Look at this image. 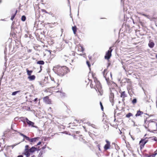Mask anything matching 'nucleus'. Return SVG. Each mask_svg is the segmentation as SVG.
<instances>
[{"label":"nucleus","instance_id":"f257e3e1","mask_svg":"<svg viewBox=\"0 0 157 157\" xmlns=\"http://www.w3.org/2000/svg\"><path fill=\"white\" fill-rule=\"evenodd\" d=\"M89 75H91L94 78V82H92L90 84L91 87L94 88L97 91H98L99 93L98 95H102L103 92L101 86L99 81L96 78L94 77L95 75L92 72H91V69H90Z\"/></svg>","mask_w":157,"mask_h":157},{"label":"nucleus","instance_id":"f03ea898","mask_svg":"<svg viewBox=\"0 0 157 157\" xmlns=\"http://www.w3.org/2000/svg\"><path fill=\"white\" fill-rule=\"evenodd\" d=\"M11 35L17 38H20L21 36V26L19 25L11 29Z\"/></svg>","mask_w":157,"mask_h":157},{"label":"nucleus","instance_id":"7ed1b4c3","mask_svg":"<svg viewBox=\"0 0 157 157\" xmlns=\"http://www.w3.org/2000/svg\"><path fill=\"white\" fill-rule=\"evenodd\" d=\"M113 47L114 45L110 47L109 48V50L105 52L104 58L105 59L107 60L108 61L112 56V52L113 49Z\"/></svg>","mask_w":157,"mask_h":157},{"label":"nucleus","instance_id":"20e7f679","mask_svg":"<svg viewBox=\"0 0 157 157\" xmlns=\"http://www.w3.org/2000/svg\"><path fill=\"white\" fill-rule=\"evenodd\" d=\"M103 75L105 78L106 82L108 84H109L110 82H109V77H112V74L110 72H108L107 69H104L103 72Z\"/></svg>","mask_w":157,"mask_h":157},{"label":"nucleus","instance_id":"39448f33","mask_svg":"<svg viewBox=\"0 0 157 157\" xmlns=\"http://www.w3.org/2000/svg\"><path fill=\"white\" fill-rule=\"evenodd\" d=\"M53 71L58 75L63 76L66 73L69 71V69H67L66 72H65L64 69H53Z\"/></svg>","mask_w":157,"mask_h":157},{"label":"nucleus","instance_id":"423d86ee","mask_svg":"<svg viewBox=\"0 0 157 157\" xmlns=\"http://www.w3.org/2000/svg\"><path fill=\"white\" fill-rule=\"evenodd\" d=\"M39 150V149L38 148L35 147H33L29 149L28 151H26L25 152V154L27 157H28L30 155V154L31 153H32L35 151Z\"/></svg>","mask_w":157,"mask_h":157},{"label":"nucleus","instance_id":"0eeeda50","mask_svg":"<svg viewBox=\"0 0 157 157\" xmlns=\"http://www.w3.org/2000/svg\"><path fill=\"white\" fill-rule=\"evenodd\" d=\"M129 25H126L123 23L122 24L121 27L120 29V32L122 31L124 32L129 33L130 31V29H129Z\"/></svg>","mask_w":157,"mask_h":157},{"label":"nucleus","instance_id":"6e6552de","mask_svg":"<svg viewBox=\"0 0 157 157\" xmlns=\"http://www.w3.org/2000/svg\"><path fill=\"white\" fill-rule=\"evenodd\" d=\"M10 12L11 13H12L10 20L12 21H13L17 14V10H15V9H14L11 10L10 11Z\"/></svg>","mask_w":157,"mask_h":157},{"label":"nucleus","instance_id":"1a4fd4ad","mask_svg":"<svg viewBox=\"0 0 157 157\" xmlns=\"http://www.w3.org/2000/svg\"><path fill=\"white\" fill-rule=\"evenodd\" d=\"M127 82L128 83L127 86V89L128 92H129L130 91H131L132 90L133 88L132 86V83L130 81V80L128 79L127 80Z\"/></svg>","mask_w":157,"mask_h":157},{"label":"nucleus","instance_id":"9d476101","mask_svg":"<svg viewBox=\"0 0 157 157\" xmlns=\"http://www.w3.org/2000/svg\"><path fill=\"white\" fill-rule=\"evenodd\" d=\"M105 141L106 143V144L105 145L104 147V149L105 150H107L108 149L110 148V143L107 140H106Z\"/></svg>","mask_w":157,"mask_h":157},{"label":"nucleus","instance_id":"9b49d317","mask_svg":"<svg viewBox=\"0 0 157 157\" xmlns=\"http://www.w3.org/2000/svg\"><path fill=\"white\" fill-rule=\"evenodd\" d=\"M25 120L26 121L27 123L28 124L29 126H31L32 127H35V126L34 125V123L33 122L29 120L27 118H25Z\"/></svg>","mask_w":157,"mask_h":157},{"label":"nucleus","instance_id":"f8f14e48","mask_svg":"<svg viewBox=\"0 0 157 157\" xmlns=\"http://www.w3.org/2000/svg\"><path fill=\"white\" fill-rule=\"evenodd\" d=\"M44 101L46 104H51V100L50 99L48 96H46L43 98Z\"/></svg>","mask_w":157,"mask_h":157},{"label":"nucleus","instance_id":"ddd939ff","mask_svg":"<svg viewBox=\"0 0 157 157\" xmlns=\"http://www.w3.org/2000/svg\"><path fill=\"white\" fill-rule=\"evenodd\" d=\"M148 46L150 48H153L155 46V43L152 40H150L148 44Z\"/></svg>","mask_w":157,"mask_h":157},{"label":"nucleus","instance_id":"4468645a","mask_svg":"<svg viewBox=\"0 0 157 157\" xmlns=\"http://www.w3.org/2000/svg\"><path fill=\"white\" fill-rule=\"evenodd\" d=\"M114 98V94L113 93H111L109 96V100L112 103V105H113V100Z\"/></svg>","mask_w":157,"mask_h":157},{"label":"nucleus","instance_id":"2eb2a0df","mask_svg":"<svg viewBox=\"0 0 157 157\" xmlns=\"http://www.w3.org/2000/svg\"><path fill=\"white\" fill-rule=\"evenodd\" d=\"M147 143V141L144 140H141L140 142V146L144 147L145 144Z\"/></svg>","mask_w":157,"mask_h":157},{"label":"nucleus","instance_id":"dca6fc26","mask_svg":"<svg viewBox=\"0 0 157 157\" xmlns=\"http://www.w3.org/2000/svg\"><path fill=\"white\" fill-rule=\"evenodd\" d=\"M138 14L143 16L146 17L147 18H149V15L145 14L143 13L140 12H137Z\"/></svg>","mask_w":157,"mask_h":157},{"label":"nucleus","instance_id":"f3484780","mask_svg":"<svg viewBox=\"0 0 157 157\" xmlns=\"http://www.w3.org/2000/svg\"><path fill=\"white\" fill-rule=\"evenodd\" d=\"M127 97V94H126L125 91H123L121 93V97L124 98Z\"/></svg>","mask_w":157,"mask_h":157},{"label":"nucleus","instance_id":"a211bd4d","mask_svg":"<svg viewBox=\"0 0 157 157\" xmlns=\"http://www.w3.org/2000/svg\"><path fill=\"white\" fill-rule=\"evenodd\" d=\"M60 67L61 68H63L64 67H65V69H69L68 67H67L66 66H60L59 65H57L56 66H54L53 69H54V68H56L57 69V68H59V67Z\"/></svg>","mask_w":157,"mask_h":157},{"label":"nucleus","instance_id":"6ab92c4d","mask_svg":"<svg viewBox=\"0 0 157 157\" xmlns=\"http://www.w3.org/2000/svg\"><path fill=\"white\" fill-rule=\"evenodd\" d=\"M72 29L73 31L74 34H75L76 32L77 31V28L76 26L75 25L74 26H72Z\"/></svg>","mask_w":157,"mask_h":157},{"label":"nucleus","instance_id":"aec40b11","mask_svg":"<svg viewBox=\"0 0 157 157\" xmlns=\"http://www.w3.org/2000/svg\"><path fill=\"white\" fill-rule=\"evenodd\" d=\"M28 78L30 81H32L33 80H34L35 78V76L34 75H29V76L28 77Z\"/></svg>","mask_w":157,"mask_h":157},{"label":"nucleus","instance_id":"412c9836","mask_svg":"<svg viewBox=\"0 0 157 157\" xmlns=\"http://www.w3.org/2000/svg\"><path fill=\"white\" fill-rule=\"evenodd\" d=\"M39 139V137H35L30 139V142L34 143L38 140Z\"/></svg>","mask_w":157,"mask_h":157},{"label":"nucleus","instance_id":"4be33fe9","mask_svg":"<svg viewBox=\"0 0 157 157\" xmlns=\"http://www.w3.org/2000/svg\"><path fill=\"white\" fill-rule=\"evenodd\" d=\"M36 63L40 65H43L44 64V62L43 60H38L37 61Z\"/></svg>","mask_w":157,"mask_h":157},{"label":"nucleus","instance_id":"5701e85b","mask_svg":"<svg viewBox=\"0 0 157 157\" xmlns=\"http://www.w3.org/2000/svg\"><path fill=\"white\" fill-rule=\"evenodd\" d=\"M56 92L59 93L61 97H63L65 96V94L61 91H57Z\"/></svg>","mask_w":157,"mask_h":157},{"label":"nucleus","instance_id":"b1692460","mask_svg":"<svg viewBox=\"0 0 157 157\" xmlns=\"http://www.w3.org/2000/svg\"><path fill=\"white\" fill-rule=\"evenodd\" d=\"M143 113L140 111H137L136 114L135 116L136 117L139 116L141 114H143Z\"/></svg>","mask_w":157,"mask_h":157},{"label":"nucleus","instance_id":"393cba45","mask_svg":"<svg viewBox=\"0 0 157 157\" xmlns=\"http://www.w3.org/2000/svg\"><path fill=\"white\" fill-rule=\"evenodd\" d=\"M26 17L24 15H22L21 18V21H25L26 20Z\"/></svg>","mask_w":157,"mask_h":157},{"label":"nucleus","instance_id":"a878e982","mask_svg":"<svg viewBox=\"0 0 157 157\" xmlns=\"http://www.w3.org/2000/svg\"><path fill=\"white\" fill-rule=\"evenodd\" d=\"M27 74L29 75H31L32 73L33 72V71L32 70L29 71L28 69H27Z\"/></svg>","mask_w":157,"mask_h":157},{"label":"nucleus","instance_id":"bb28decb","mask_svg":"<svg viewBox=\"0 0 157 157\" xmlns=\"http://www.w3.org/2000/svg\"><path fill=\"white\" fill-rule=\"evenodd\" d=\"M15 25V21H13L12 23V25H11V29L15 27H14Z\"/></svg>","mask_w":157,"mask_h":157},{"label":"nucleus","instance_id":"cd10ccee","mask_svg":"<svg viewBox=\"0 0 157 157\" xmlns=\"http://www.w3.org/2000/svg\"><path fill=\"white\" fill-rule=\"evenodd\" d=\"M86 63L87 65L88 66V67H89V69H90V67H91V64L90 63V62L88 61L87 60L86 61Z\"/></svg>","mask_w":157,"mask_h":157},{"label":"nucleus","instance_id":"c85d7f7f","mask_svg":"<svg viewBox=\"0 0 157 157\" xmlns=\"http://www.w3.org/2000/svg\"><path fill=\"white\" fill-rule=\"evenodd\" d=\"M80 47H81V51L82 52H83L84 51H85V48H84L81 45H80Z\"/></svg>","mask_w":157,"mask_h":157},{"label":"nucleus","instance_id":"c756f323","mask_svg":"<svg viewBox=\"0 0 157 157\" xmlns=\"http://www.w3.org/2000/svg\"><path fill=\"white\" fill-rule=\"evenodd\" d=\"M132 115L131 113H129L126 115V117L128 118H129L131 116H132Z\"/></svg>","mask_w":157,"mask_h":157},{"label":"nucleus","instance_id":"7c9ffc66","mask_svg":"<svg viewBox=\"0 0 157 157\" xmlns=\"http://www.w3.org/2000/svg\"><path fill=\"white\" fill-rule=\"evenodd\" d=\"M136 102L137 100L136 98L134 99L132 101V102L133 104H136Z\"/></svg>","mask_w":157,"mask_h":157},{"label":"nucleus","instance_id":"2f4dec72","mask_svg":"<svg viewBox=\"0 0 157 157\" xmlns=\"http://www.w3.org/2000/svg\"><path fill=\"white\" fill-rule=\"evenodd\" d=\"M24 138H25V139L28 141H30V139L27 136H25Z\"/></svg>","mask_w":157,"mask_h":157},{"label":"nucleus","instance_id":"473e14b6","mask_svg":"<svg viewBox=\"0 0 157 157\" xmlns=\"http://www.w3.org/2000/svg\"><path fill=\"white\" fill-rule=\"evenodd\" d=\"M19 92V91H14L12 93V95L13 96L15 95Z\"/></svg>","mask_w":157,"mask_h":157},{"label":"nucleus","instance_id":"72a5a7b5","mask_svg":"<svg viewBox=\"0 0 157 157\" xmlns=\"http://www.w3.org/2000/svg\"><path fill=\"white\" fill-rule=\"evenodd\" d=\"M109 61H108V62H107V69L109 67L111 64L109 62Z\"/></svg>","mask_w":157,"mask_h":157},{"label":"nucleus","instance_id":"f704fd0d","mask_svg":"<svg viewBox=\"0 0 157 157\" xmlns=\"http://www.w3.org/2000/svg\"><path fill=\"white\" fill-rule=\"evenodd\" d=\"M69 6H70V17L72 19V20H73V18H72V16L71 15V6H70V5H69Z\"/></svg>","mask_w":157,"mask_h":157},{"label":"nucleus","instance_id":"c9c22d12","mask_svg":"<svg viewBox=\"0 0 157 157\" xmlns=\"http://www.w3.org/2000/svg\"><path fill=\"white\" fill-rule=\"evenodd\" d=\"M43 154V152L42 151H40L38 157H43L42 156V155Z\"/></svg>","mask_w":157,"mask_h":157},{"label":"nucleus","instance_id":"e433bc0d","mask_svg":"<svg viewBox=\"0 0 157 157\" xmlns=\"http://www.w3.org/2000/svg\"><path fill=\"white\" fill-rule=\"evenodd\" d=\"M41 10L43 12H45L46 13H48V12L45 9H42Z\"/></svg>","mask_w":157,"mask_h":157},{"label":"nucleus","instance_id":"4c0bfd02","mask_svg":"<svg viewBox=\"0 0 157 157\" xmlns=\"http://www.w3.org/2000/svg\"><path fill=\"white\" fill-rule=\"evenodd\" d=\"M152 139L154 140L155 141H157V138L155 137H152Z\"/></svg>","mask_w":157,"mask_h":157},{"label":"nucleus","instance_id":"58836bf2","mask_svg":"<svg viewBox=\"0 0 157 157\" xmlns=\"http://www.w3.org/2000/svg\"><path fill=\"white\" fill-rule=\"evenodd\" d=\"M28 147H29V146L27 145H26L25 146V152L26 151H28L29 150L28 149Z\"/></svg>","mask_w":157,"mask_h":157},{"label":"nucleus","instance_id":"ea45409f","mask_svg":"<svg viewBox=\"0 0 157 157\" xmlns=\"http://www.w3.org/2000/svg\"><path fill=\"white\" fill-rule=\"evenodd\" d=\"M100 106H101V109L103 111V105H102V104L101 102H100Z\"/></svg>","mask_w":157,"mask_h":157},{"label":"nucleus","instance_id":"a19ab883","mask_svg":"<svg viewBox=\"0 0 157 157\" xmlns=\"http://www.w3.org/2000/svg\"><path fill=\"white\" fill-rule=\"evenodd\" d=\"M6 51H7V48H6V47L4 50V54L5 55H6Z\"/></svg>","mask_w":157,"mask_h":157},{"label":"nucleus","instance_id":"79ce46f5","mask_svg":"<svg viewBox=\"0 0 157 157\" xmlns=\"http://www.w3.org/2000/svg\"><path fill=\"white\" fill-rule=\"evenodd\" d=\"M51 24L50 23H44V24L43 25V26L44 27L46 25H49Z\"/></svg>","mask_w":157,"mask_h":157},{"label":"nucleus","instance_id":"37998d69","mask_svg":"<svg viewBox=\"0 0 157 157\" xmlns=\"http://www.w3.org/2000/svg\"><path fill=\"white\" fill-rule=\"evenodd\" d=\"M19 133L20 134V135H21V136H23L24 137H25V135H24L22 133H21L20 132H19Z\"/></svg>","mask_w":157,"mask_h":157},{"label":"nucleus","instance_id":"c03bdc74","mask_svg":"<svg viewBox=\"0 0 157 157\" xmlns=\"http://www.w3.org/2000/svg\"><path fill=\"white\" fill-rule=\"evenodd\" d=\"M90 126H91V127H93V128H95V125L94 124H91L90 125Z\"/></svg>","mask_w":157,"mask_h":157},{"label":"nucleus","instance_id":"a18cd8bd","mask_svg":"<svg viewBox=\"0 0 157 157\" xmlns=\"http://www.w3.org/2000/svg\"><path fill=\"white\" fill-rule=\"evenodd\" d=\"M47 51L49 52L50 55H51L52 51L51 50H47Z\"/></svg>","mask_w":157,"mask_h":157},{"label":"nucleus","instance_id":"49530a36","mask_svg":"<svg viewBox=\"0 0 157 157\" xmlns=\"http://www.w3.org/2000/svg\"><path fill=\"white\" fill-rule=\"evenodd\" d=\"M54 40H53V39H51V42L52 43V44H53L54 43Z\"/></svg>","mask_w":157,"mask_h":157},{"label":"nucleus","instance_id":"de8ad7c7","mask_svg":"<svg viewBox=\"0 0 157 157\" xmlns=\"http://www.w3.org/2000/svg\"><path fill=\"white\" fill-rule=\"evenodd\" d=\"M32 50L31 49H29L28 50L27 52H32Z\"/></svg>","mask_w":157,"mask_h":157},{"label":"nucleus","instance_id":"09e8293b","mask_svg":"<svg viewBox=\"0 0 157 157\" xmlns=\"http://www.w3.org/2000/svg\"><path fill=\"white\" fill-rule=\"evenodd\" d=\"M121 36H123V37H124V36H125L124 34L123 33H121Z\"/></svg>","mask_w":157,"mask_h":157},{"label":"nucleus","instance_id":"8fccbe9b","mask_svg":"<svg viewBox=\"0 0 157 157\" xmlns=\"http://www.w3.org/2000/svg\"><path fill=\"white\" fill-rule=\"evenodd\" d=\"M64 41H65V42L67 44L68 43L69 41L68 40H65Z\"/></svg>","mask_w":157,"mask_h":157},{"label":"nucleus","instance_id":"3c124183","mask_svg":"<svg viewBox=\"0 0 157 157\" xmlns=\"http://www.w3.org/2000/svg\"><path fill=\"white\" fill-rule=\"evenodd\" d=\"M25 38H27L28 37V35L27 34H25Z\"/></svg>","mask_w":157,"mask_h":157},{"label":"nucleus","instance_id":"603ef678","mask_svg":"<svg viewBox=\"0 0 157 157\" xmlns=\"http://www.w3.org/2000/svg\"><path fill=\"white\" fill-rule=\"evenodd\" d=\"M88 57H89V60H91L92 59V57L91 56H89Z\"/></svg>","mask_w":157,"mask_h":157},{"label":"nucleus","instance_id":"864d4df0","mask_svg":"<svg viewBox=\"0 0 157 157\" xmlns=\"http://www.w3.org/2000/svg\"><path fill=\"white\" fill-rule=\"evenodd\" d=\"M41 144V142H39L37 144V145H40Z\"/></svg>","mask_w":157,"mask_h":157},{"label":"nucleus","instance_id":"5fc2aeb1","mask_svg":"<svg viewBox=\"0 0 157 157\" xmlns=\"http://www.w3.org/2000/svg\"><path fill=\"white\" fill-rule=\"evenodd\" d=\"M79 6H78V13L77 14V16L79 15Z\"/></svg>","mask_w":157,"mask_h":157},{"label":"nucleus","instance_id":"6e6d98bb","mask_svg":"<svg viewBox=\"0 0 157 157\" xmlns=\"http://www.w3.org/2000/svg\"><path fill=\"white\" fill-rule=\"evenodd\" d=\"M17 144H15L13 145H12L11 146L12 147H14L16 146Z\"/></svg>","mask_w":157,"mask_h":157},{"label":"nucleus","instance_id":"4d7b16f0","mask_svg":"<svg viewBox=\"0 0 157 157\" xmlns=\"http://www.w3.org/2000/svg\"><path fill=\"white\" fill-rule=\"evenodd\" d=\"M17 157H23V156L22 155H18Z\"/></svg>","mask_w":157,"mask_h":157},{"label":"nucleus","instance_id":"13d9d810","mask_svg":"<svg viewBox=\"0 0 157 157\" xmlns=\"http://www.w3.org/2000/svg\"><path fill=\"white\" fill-rule=\"evenodd\" d=\"M50 56L51 57L52 56V58H53L54 57V55L53 54H51V55H50Z\"/></svg>","mask_w":157,"mask_h":157},{"label":"nucleus","instance_id":"bf43d9fd","mask_svg":"<svg viewBox=\"0 0 157 157\" xmlns=\"http://www.w3.org/2000/svg\"><path fill=\"white\" fill-rule=\"evenodd\" d=\"M87 123L89 125H90L91 124L89 122H87Z\"/></svg>","mask_w":157,"mask_h":157},{"label":"nucleus","instance_id":"052dcab7","mask_svg":"<svg viewBox=\"0 0 157 157\" xmlns=\"http://www.w3.org/2000/svg\"><path fill=\"white\" fill-rule=\"evenodd\" d=\"M37 100V98H36L34 100V101H36Z\"/></svg>","mask_w":157,"mask_h":157},{"label":"nucleus","instance_id":"680f3d73","mask_svg":"<svg viewBox=\"0 0 157 157\" xmlns=\"http://www.w3.org/2000/svg\"><path fill=\"white\" fill-rule=\"evenodd\" d=\"M48 14H52V12H48Z\"/></svg>","mask_w":157,"mask_h":157},{"label":"nucleus","instance_id":"e2e57ef3","mask_svg":"<svg viewBox=\"0 0 157 157\" xmlns=\"http://www.w3.org/2000/svg\"><path fill=\"white\" fill-rule=\"evenodd\" d=\"M40 22H41V23H40L41 24H42V23H44V21H41Z\"/></svg>","mask_w":157,"mask_h":157},{"label":"nucleus","instance_id":"0e129e2a","mask_svg":"<svg viewBox=\"0 0 157 157\" xmlns=\"http://www.w3.org/2000/svg\"><path fill=\"white\" fill-rule=\"evenodd\" d=\"M153 19H157V17H153Z\"/></svg>","mask_w":157,"mask_h":157},{"label":"nucleus","instance_id":"69168bd1","mask_svg":"<svg viewBox=\"0 0 157 157\" xmlns=\"http://www.w3.org/2000/svg\"><path fill=\"white\" fill-rule=\"evenodd\" d=\"M132 21H133V23L134 24H135V22L134 21V20L133 19H132Z\"/></svg>","mask_w":157,"mask_h":157},{"label":"nucleus","instance_id":"338daca9","mask_svg":"<svg viewBox=\"0 0 157 157\" xmlns=\"http://www.w3.org/2000/svg\"><path fill=\"white\" fill-rule=\"evenodd\" d=\"M123 17L124 18V19L125 18V15L124 14L123 15Z\"/></svg>","mask_w":157,"mask_h":157},{"label":"nucleus","instance_id":"774afa93","mask_svg":"<svg viewBox=\"0 0 157 157\" xmlns=\"http://www.w3.org/2000/svg\"><path fill=\"white\" fill-rule=\"evenodd\" d=\"M155 56L156 59H157V53L156 54Z\"/></svg>","mask_w":157,"mask_h":157}]
</instances>
